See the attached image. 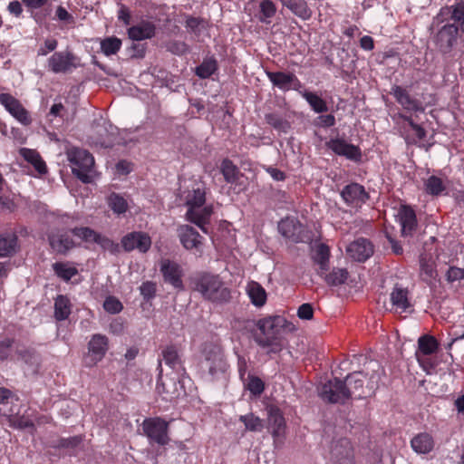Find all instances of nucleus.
<instances>
[{
    "label": "nucleus",
    "mask_w": 464,
    "mask_h": 464,
    "mask_svg": "<svg viewBox=\"0 0 464 464\" xmlns=\"http://www.w3.org/2000/svg\"><path fill=\"white\" fill-rule=\"evenodd\" d=\"M439 342L430 334H423L418 339V350L416 353L431 355L437 353Z\"/></svg>",
    "instance_id": "obj_36"
},
{
    "label": "nucleus",
    "mask_w": 464,
    "mask_h": 464,
    "mask_svg": "<svg viewBox=\"0 0 464 464\" xmlns=\"http://www.w3.org/2000/svg\"><path fill=\"white\" fill-rule=\"evenodd\" d=\"M435 441L431 434L420 432L411 440V447L417 454H428L434 449Z\"/></svg>",
    "instance_id": "obj_26"
},
{
    "label": "nucleus",
    "mask_w": 464,
    "mask_h": 464,
    "mask_svg": "<svg viewBox=\"0 0 464 464\" xmlns=\"http://www.w3.org/2000/svg\"><path fill=\"white\" fill-rule=\"evenodd\" d=\"M365 374L362 372H353L345 377V386L349 392V399H362L367 394L363 388Z\"/></svg>",
    "instance_id": "obj_24"
},
{
    "label": "nucleus",
    "mask_w": 464,
    "mask_h": 464,
    "mask_svg": "<svg viewBox=\"0 0 464 464\" xmlns=\"http://www.w3.org/2000/svg\"><path fill=\"white\" fill-rule=\"evenodd\" d=\"M329 255H330L329 247L326 245L321 244L317 247V249H316V256H317L318 261H319V263L321 265H323L324 263L328 261Z\"/></svg>",
    "instance_id": "obj_64"
},
{
    "label": "nucleus",
    "mask_w": 464,
    "mask_h": 464,
    "mask_svg": "<svg viewBox=\"0 0 464 464\" xmlns=\"http://www.w3.org/2000/svg\"><path fill=\"white\" fill-rule=\"evenodd\" d=\"M177 232L179 242L186 250L191 252L197 257L203 256L205 238L196 228L189 225H180Z\"/></svg>",
    "instance_id": "obj_8"
},
{
    "label": "nucleus",
    "mask_w": 464,
    "mask_h": 464,
    "mask_svg": "<svg viewBox=\"0 0 464 464\" xmlns=\"http://www.w3.org/2000/svg\"><path fill=\"white\" fill-rule=\"evenodd\" d=\"M10 426L15 429H33L34 430V423L32 420L21 415H12L9 418Z\"/></svg>",
    "instance_id": "obj_52"
},
{
    "label": "nucleus",
    "mask_w": 464,
    "mask_h": 464,
    "mask_svg": "<svg viewBox=\"0 0 464 464\" xmlns=\"http://www.w3.org/2000/svg\"><path fill=\"white\" fill-rule=\"evenodd\" d=\"M160 270L166 284L170 285L179 291L184 290L182 280L184 272L179 264L168 258L162 259Z\"/></svg>",
    "instance_id": "obj_13"
},
{
    "label": "nucleus",
    "mask_w": 464,
    "mask_h": 464,
    "mask_svg": "<svg viewBox=\"0 0 464 464\" xmlns=\"http://www.w3.org/2000/svg\"><path fill=\"white\" fill-rule=\"evenodd\" d=\"M283 6L289 9L295 15L302 20H309L312 17V10L305 0H279Z\"/></svg>",
    "instance_id": "obj_31"
},
{
    "label": "nucleus",
    "mask_w": 464,
    "mask_h": 464,
    "mask_svg": "<svg viewBox=\"0 0 464 464\" xmlns=\"http://www.w3.org/2000/svg\"><path fill=\"white\" fill-rule=\"evenodd\" d=\"M268 429L271 430L273 437L276 438L285 432V418L278 408H271L268 411Z\"/></svg>",
    "instance_id": "obj_32"
},
{
    "label": "nucleus",
    "mask_w": 464,
    "mask_h": 464,
    "mask_svg": "<svg viewBox=\"0 0 464 464\" xmlns=\"http://www.w3.org/2000/svg\"><path fill=\"white\" fill-rule=\"evenodd\" d=\"M390 93L405 111L424 112L425 108L421 102L416 98L411 97L405 88L400 85H393Z\"/></svg>",
    "instance_id": "obj_20"
},
{
    "label": "nucleus",
    "mask_w": 464,
    "mask_h": 464,
    "mask_svg": "<svg viewBox=\"0 0 464 464\" xmlns=\"http://www.w3.org/2000/svg\"><path fill=\"white\" fill-rule=\"evenodd\" d=\"M80 66V58L71 51L54 52L47 60V68L53 73H70Z\"/></svg>",
    "instance_id": "obj_9"
},
{
    "label": "nucleus",
    "mask_w": 464,
    "mask_h": 464,
    "mask_svg": "<svg viewBox=\"0 0 464 464\" xmlns=\"http://www.w3.org/2000/svg\"><path fill=\"white\" fill-rule=\"evenodd\" d=\"M266 74L275 87L283 92L289 91V84L293 81V72L266 71Z\"/></svg>",
    "instance_id": "obj_34"
},
{
    "label": "nucleus",
    "mask_w": 464,
    "mask_h": 464,
    "mask_svg": "<svg viewBox=\"0 0 464 464\" xmlns=\"http://www.w3.org/2000/svg\"><path fill=\"white\" fill-rule=\"evenodd\" d=\"M297 315L303 320H311L314 316V308L311 304L304 303L297 310Z\"/></svg>",
    "instance_id": "obj_61"
},
{
    "label": "nucleus",
    "mask_w": 464,
    "mask_h": 464,
    "mask_svg": "<svg viewBox=\"0 0 464 464\" xmlns=\"http://www.w3.org/2000/svg\"><path fill=\"white\" fill-rule=\"evenodd\" d=\"M246 387L254 396H259L265 390V382L259 377L249 375Z\"/></svg>",
    "instance_id": "obj_54"
},
{
    "label": "nucleus",
    "mask_w": 464,
    "mask_h": 464,
    "mask_svg": "<svg viewBox=\"0 0 464 464\" xmlns=\"http://www.w3.org/2000/svg\"><path fill=\"white\" fill-rule=\"evenodd\" d=\"M276 13V4L272 0H262L259 4V16L258 20L261 23L269 24L271 18Z\"/></svg>",
    "instance_id": "obj_47"
},
{
    "label": "nucleus",
    "mask_w": 464,
    "mask_h": 464,
    "mask_svg": "<svg viewBox=\"0 0 464 464\" xmlns=\"http://www.w3.org/2000/svg\"><path fill=\"white\" fill-rule=\"evenodd\" d=\"M446 281L450 284L454 282H461L464 280V267L460 268L455 266H450L445 275Z\"/></svg>",
    "instance_id": "obj_56"
},
{
    "label": "nucleus",
    "mask_w": 464,
    "mask_h": 464,
    "mask_svg": "<svg viewBox=\"0 0 464 464\" xmlns=\"http://www.w3.org/2000/svg\"><path fill=\"white\" fill-rule=\"evenodd\" d=\"M71 233L83 242L98 244L103 250L108 251L111 255L117 256L121 253V243H116L112 239L101 235L89 227H72Z\"/></svg>",
    "instance_id": "obj_7"
},
{
    "label": "nucleus",
    "mask_w": 464,
    "mask_h": 464,
    "mask_svg": "<svg viewBox=\"0 0 464 464\" xmlns=\"http://www.w3.org/2000/svg\"><path fill=\"white\" fill-rule=\"evenodd\" d=\"M190 287L198 293L201 297L217 304L230 302L231 289L226 286L222 277L218 274L210 271H198L189 277Z\"/></svg>",
    "instance_id": "obj_1"
},
{
    "label": "nucleus",
    "mask_w": 464,
    "mask_h": 464,
    "mask_svg": "<svg viewBox=\"0 0 464 464\" xmlns=\"http://www.w3.org/2000/svg\"><path fill=\"white\" fill-rule=\"evenodd\" d=\"M348 278V272L344 268H334L327 276L326 282L331 285H340Z\"/></svg>",
    "instance_id": "obj_51"
},
{
    "label": "nucleus",
    "mask_w": 464,
    "mask_h": 464,
    "mask_svg": "<svg viewBox=\"0 0 464 464\" xmlns=\"http://www.w3.org/2000/svg\"><path fill=\"white\" fill-rule=\"evenodd\" d=\"M239 420L243 422L246 429L250 431H261L264 427L263 420L253 413L241 415Z\"/></svg>",
    "instance_id": "obj_50"
},
{
    "label": "nucleus",
    "mask_w": 464,
    "mask_h": 464,
    "mask_svg": "<svg viewBox=\"0 0 464 464\" xmlns=\"http://www.w3.org/2000/svg\"><path fill=\"white\" fill-rule=\"evenodd\" d=\"M16 353L19 358L27 365L38 368L40 364L39 354L33 348L17 349Z\"/></svg>",
    "instance_id": "obj_48"
},
{
    "label": "nucleus",
    "mask_w": 464,
    "mask_h": 464,
    "mask_svg": "<svg viewBox=\"0 0 464 464\" xmlns=\"http://www.w3.org/2000/svg\"><path fill=\"white\" fill-rule=\"evenodd\" d=\"M0 103L19 122L25 126L31 124L29 112L14 96L6 92L0 93Z\"/></svg>",
    "instance_id": "obj_17"
},
{
    "label": "nucleus",
    "mask_w": 464,
    "mask_h": 464,
    "mask_svg": "<svg viewBox=\"0 0 464 464\" xmlns=\"http://www.w3.org/2000/svg\"><path fill=\"white\" fill-rule=\"evenodd\" d=\"M58 46V41L54 38H48L44 42V44L37 50L38 56H45L49 53L53 52Z\"/></svg>",
    "instance_id": "obj_60"
},
{
    "label": "nucleus",
    "mask_w": 464,
    "mask_h": 464,
    "mask_svg": "<svg viewBox=\"0 0 464 464\" xmlns=\"http://www.w3.org/2000/svg\"><path fill=\"white\" fill-rule=\"evenodd\" d=\"M83 440L82 435H76L69 438H61L57 441V445L54 447L57 449H75Z\"/></svg>",
    "instance_id": "obj_53"
},
{
    "label": "nucleus",
    "mask_w": 464,
    "mask_h": 464,
    "mask_svg": "<svg viewBox=\"0 0 464 464\" xmlns=\"http://www.w3.org/2000/svg\"><path fill=\"white\" fill-rule=\"evenodd\" d=\"M72 228L52 231L48 234V242L53 249L58 255L65 256L72 249L80 246L69 235Z\"/></svg>",
    "instance_id": "obj_14"
},
{
    "label": "nucleus",
    "mask_w": 464,
    "mask_h": 464,
    "mask_svg": "<svg viewBox=\"0 0 464 464\" xmlns=\"http://www.w3.org/2000/svg\"><path fill=\"white\" fill-rule=\"evenodd\" d=\"M246 292L251 300V303L255 306L261 307L266 304V292L259 283L255 281L248 283Z\"/></svg>",
    "instance_id": "obj_35"
},
{
    "label": "nucleus",
    "mask_w": 464,
    "mask_h": 464,
    "mask_svg": "<svg viewBox=\"0 0 464 464\" xmlns=\"http://www.w3.org/2000/svg\"><path fill=\"white\" fill-rule=\"evenodd\" d=\"M326 146L336 155L345 157L350 160L358 162L362 159L361 149L358 146L348 143L343 139H331L326 142Z\"/></svg>",
    "instance_id": "obj_19"
},
{
    "label": "nucleus",
    "mask_w": 464,
    "mask_h": 464,
    "mask_svg": "<svg viewBox=\"0 0 464 464\" xmlns=\"http://www.w3.org/2000/svg\"><path fill=\"white\" fill-rule=\"evenodd\" d=\"M206 202V189L204 187H198L188 191L186 197L188 209L200 208Z\"/></svg>",
    "instance_id": "obj_37"
},
{
    "label": "nucleus",
    "mask_w": 464,
    "mask_h": 464,
    "mask_svg": "<svg viewBox=\"0 0 464 464\" xmlns=\"http://www.w3.org/2000/svg\"><path fill=\"white\" fill-rule=\"evenodd\" d=\"M220 171L224 176L226 182L234 184L239 179V169L229 159H225L222 160L220 165Z\"/></svg>",
    "instance_id": "obj_46"
},
{
    "label": "nucleus",
    "mask_w": 464,
    "mask_h": 464,
    "mask_svg": "<svg viewBox=\"0 0 464 464\" xmlns=\"http://www.w3.org/2000/svg\"><path fill=\"white\" fill-rule=\"evenodd\" d=\"M87 350L83 362L86 367L91 368L105 357L109 350L108 337L102 334H93L87 344Z\"/></svg>",
    "instance_id": "obj_10"
},
{
    "label": "nucleus",
    "mask_w": 464,
    "mask_h": 464,
    "mask_svg": "<svg viewBox=\"0 0 464 464\" xmlns=\"http://www.w3.org/2000/svg\"><path fill=\"white\" fill-rule=\"evenodd\" d=\"M140 295L147 302L150 301L156 296L157 285L152 281H146L140 286Z\"/></svg>",
    "instance_id": "obj_55"
},
{
    "label": "nucleus",
    "mask_w": 464,
    "mask_h": 464,
    "mask_svg": "<svg viewBox=\"0 0 464 464\" xmlns=\"http://www.w3.org/2000/svg\"><path fill=\"white\" fill-rule=\"evenodd\" d=\"M398 117L405 122V124L400 126V133L407 144H417L418 141L426 137L427 131L425 129L416 123L411 116L399 113Z\"/></svg>",
    "instance_id": "obj_16"
},
{
    "label": "nucleus",
    "mask_w": 464,
    "mask_h": 464,
    "mask_svg": "<svg viewBox=\"0 0 464 464\" xmlns=\"http://www.w3.org/2000/svg\"><path fill=\"white\" fill-rule=\"evenodd\" d=\"M22 1H11L7 5V11L15 17H20L23 14Z\"/></svg>",
    "instance_id": "obj_63"
},
{
    "label": "nucleus",
    "mask_w": 464,
    "mask_h": 464,
    "mask_svg": "<svg viewBox=\"0 0 464 464\" xmlns=\"http://www.w3.org/2000/svg\"><path fill=\"white\" fill-rule=\"evenodd\" d=\"M71 314V302L65 295H59L54 301V317L57 321L66 320Z\"/></svg>",
    "instance_id": "obj_42"
},
{
    "label": "nucleus",
    "mask_w": 464,
    "mask_h": 464,
    "mask_svg": "<svg viewBox=\"0 0 464 464\" xmlns=\"http://www.w3.org/2000/svg\"><path fill=\"white\" fill-rule=\"evenodd\" d=\"M121 246L128 253L133 250L147 253L151 246V238L146 232L132 231L121 237Z\"/></svg>",
    "instance_id": "obj_15"
},
{
    "label": "nucleus",
    "mask_w": 464,
    "mask_h": 464,
    "mask_svg": "<svg viewBox=\"0 0 464 464\" xmlns=\"http://www.w3.org/2000/svg\"><path fill=\"white\" fill-rule=\"evenodd\" d=\"M218 71V63L214 55L206 56L194 72L200 79H208Z\"/></svg>",
    "instance_id": "obj_33"
},
{
    "label": "nucleus",
    "mask_w": 464,
    "mask_h": 464,
    "mask_svg": "<svg viewBox=\"0 0 464 464\" xmlns=\"http://www.w3.org/2000/svg\"><path fill=\"white\" fill-rule=\"evenodd\" d=\"M103 308L110 314H118L122 310L123 305L115 296H108L103 303Z\"/></svg>",
    "instance_id": "obj_58"
},
{
    "label": "nucleus",
    "mask_w": 464,
    "mask_h": 464,
    "mask_svg": "<svg viewBox=\"0 0 464 464\" xmlns=\"http://www.w3.org/2000/svg\"><path fill=\"white\" fill-rule=\"evenodd\" d=\"M156 34V26L153 23L142 20L136 25L128 28L129 38L133 41L151 39Z\"/></svg>",
    "instance_id": "obj_25"
},
{
    "label": "nucleus",
    "mask_w": 464,
    "mask_h": 464,
    "mask_svg": "<svg viewBox=\"0 0 464 464\" xmlns=\"http://www.w3.org/2000/svg\"><path fill=\"white\" fill-rule=\"evenodd\" d=\"M213 214V206L207 205L200 208L188 209L186 213V218L198 226L202 232L208 233L207 225L209 223L210 218Z\"/></svg>",
    "instance_id": "obj_23"
},
{
    "label": "nucleus",
    "mask_w": 464,
    "mask_h": 464,
    "mask_svg": "<svg viewBox=\"0 0 464 464\" xmlns=\"http://www.w3.org/2000/svg\"><path fill=\"white\" fill-rule=\"evenodd\" d=\"M431 42L439 53L443 56L451 55L464 44V34L453 24L446 22L437 23Z\"/></svg>",
    "instance_id": "obj_3"
},
{
    "label": "nucleus",
    "mask_w": 464,
    "mask_h": 464,
    "mask_svg": "<svg viewBox=\"0 0 464 464\" xmlns=\"http://www.w3.org/2000/svg\"><path fill=\"white\" fill-rule=\"evenodd\" d=\"M402 236H411L417 227L416 213L411 206L401 205L396 216Z\"/></svg>",
    "instance_id": "obj_22"
},
{
    "label": "nucleus",
    "mask_w": 464,
    "mask_h": 464,
    "mask_svg": "<svg viewBox=\"0 0 464 464\" xmlns=\"http://www.w3.org/2000/svg\"><path fill=\"white\" fill-rule=\"evenodd\" d=\"M121 44L120 38L115 36L107 37L101 42V50L106 56H111L121 50Z\"/></svg>",
    "instance_id": "obj_49"
},
{
    "label": "nucleus",
    "mask_w": 464,
    "mask_h": 464,
    "mask_svg": "<svg viewBox=\"0 0 464 464\" xmlns=\"http://www.w3.org/2000/svg\"><path fill=\"white\" fill-rule=\"evenodd\" d=\"M390 300L392 308L396 311L406 312L407 309L411 306L409 300L408 289L401 287L398 285L393 287L390 295Z\"/></svg>",
    "instance_id": "obj_27"
},
{
    "label": "nucleus",
    "mask_w": 464,
    "mask_h": 464,
    "mask_svg": "<svg viewBox=\"0 0 464 464\" xmlns=\"http://www.w3.org/2000/svg\"><path fill=\"white\" fill-rule=\"evenodd\" d=\"M349 257L357 262H365L374 253V246L365 237H359L351 242L346 247Z\"/></svg>",
    "instance_id": "obj_18"
},
{
    "label": "nucleus",
    "mask_w": 464,
    "mask_h": 464,
    "mask_svg": "<svg viewBox=\"0 0 464 464\" xmlns=\"http://www.w3.org/2000/svg\"><path fill=\"white\" fill-rule=\"evenodd\" d=\"M278 231L280 234L295 243L303 242L304 227L301 222L295 218H285L278 223Z\"/></svg>",
    "instance_id": "obj_21"
},
{
    "label": "nucleus",
    "mask_w": 464,
    "mask_h": 464,
    "mask_svg": "<svg viewBox=\"0 0 464 464\" xmlns=\"http://www.w3.org/2000/svg\"><path fill=\"white\" fill-rule=\"evenodd\" d=\"M14 343L13 338H5L0 341V361L5 362L9 359Z\"/></svg>",
    "instance_id": "obj_59"
},
{
    "label": "nucleus",
    "mask_w": 464,
    "mask_h": 464,
    "mask_svg": "<svg viewBox=\"0 0 464 464\" xmlns=\"http://www.w3.org/2000/svg\"><path fill=\"white\" fill-rule=\"evenodd\" d=\"M335 117L333 114L320 115L315 120V125L323 128L334 126Z\"/></svg>",
    "instance_id": "obj_62"
},
{
    "label": "nucleus",
    "mask_w": 464,
    "mask_h": 464,
    "mask_svg": "<svg viewBox=\"0 0 464 464\" xmlns=\"http://www.w3.org/2000/svg\"><path fill=\"white\" fill-rule=\"evenodd\" d=\"M143 435L150 443L166 446L170 441L169 436V423L161 417L145 418L141 423Z\"/></svg>",
    "instance_id": "obj_6"
},
{
    "label": "nucleus",
    "mask_w": 464,
    "mask_h": 464,
    "mask_svg": "<svg viewBox=\"0 0 464 464\" xmlns=\"http://www.w3.org/2000/svg\"><path fill=\"white\" fill-rule=\"evenodd\" d=\"M19 249L18 237L14 233L0 235V257H11Z\"/></svg>",
    "instance_id": "obj_29"
},
{
    "label": "nucleus",
    "mask_w": 464,
    "mask_h": 464,
    "mask_svg": "<svg viewBox=\"0 0 464 464\" xmlns=\"http://www.w3.org/2000/svg\"><path fill=\"white\" fill-rule=\"evenodd\" d=\"M107 204L110 209L117 216L125 214L129 209L127 199L116 192H111L107 197Z\"/></svg>",
    "instance_id": "obj_39"
},
{
    "label": "nucleus",
    "mask_w": 464,
    "mask_h": 464,
    "mask_svg": "<svg viewBox=\"0 0 464 464\" xmlns=\"http://www.w3.org/2000/svg\"><path fill=\"white\" fill-rule=\"evenodd\" d=\"M167 50L175 55H184L188 52V45L182 41H170L167 44Z\"/></svg>",
    "instance_id": "obj_57"
},
{
    "label": "nucleus",
    "mask_w": 464,
    "mask_h": 464,
    "mask_svg": "<svg viewBox=\"0 0 464 464\" xmlns=\"http://www.w3.org/2000/svg\"><path fill=\"white\" fill-rule=\"evenodd\" d=\"M72 174L82 183L92 181L94 158L86 150L72 148L67 153Z\"/></svg>",
    "instance_id": "obj_5"
},
{
    "label": "nucleus",
    "mask_w": 464,
    "mask_h": 464,
    "mask_svg": "<svg viewBox=\"0 0 464 464\" xmlns=\"http://www.w3.org/2000/svg\"><path fill=\"white\" fill-rule=\"evenodd\" d=\"M266 122L276 130L287 133L291 129L290 122L277 112H270L265 115Z\"/></svg>",
    "instance_id": "obj_44"
},
{
    "label": "nucleus",
    "mask_w": 464,
    "mask_h": 464,
    "mask_svg": "<svg viewBox=\"0 0 464 464\" xmlns=\"http://www.w3.org/2000/svg\"><path fill=\"white\" fill-rule=\"evenodd\" d=\"M332 454L337 461L352 459L353 451L351 442L347 439H341L333 448Z\"/></svg>",
    "instance_id": "obj_43"
},
{
    "label": "nucleus",
    "mask_w": 464,
    "mask_h": 464,
    "mask_svg": "<svg viewBox=\"0 0 464 464\" xmlns=\"http://www.w3.org/2000/svg\"><path fill=\"white\" fill-rule=\"evenodd\" d=\"M52 268L57 277L69 282L73 276L78 275V269L71 266L69 262H55L52 265Z\"/></svg>",
    "instance_id": "obj_40"
},
{
    "label": "nucleus",
    "mask_w": 464,
    "mask_h": 464,
    "mask_svg": "<svg viewBox=\"0 0 464 464\" xmlns=\"http://www.w3.org/2000/svg\"><path fill=\"white\" fill-rule=\"evenodd\" d=\"M202 356L200 370L209 376V380H214L227 371V363L220 345L213 343H205Z\"/></svg>",
    "instance_id": "obj_4"
},
{
    "label": "nucleus",
    "mask_w": 464,
    "mask_h": 464,
    "mask_svg": "<svg viewBox=\"0 0 464 464\" xmlns=\"http://www.w3.org/2000/svg\"><path fill=\"white\" fill-rule=\"evenodd\" d=\"M161 356L165 363L171 369L178 371L181 368L182 371L185 372V369L182 367V361L178 344L170 343L166 345L161 351Z\"/></svg>",
    "instance_id": "obj_30"
},
{
    "label": "nucleus",
    "mask_w": 464,
    "mask_h": 464,
    "mask_svg": "<svg viewBox=\"0 0 464 464\" xmlns=\"http://www.w3.org/2000/svg\"><path fill=\"white\" fill-rule=\"evenodd\" d=\"M19 154L25 161L34 167L39 175H44L47 173L46 163L37 150L22 148L19 150Z\"/></svg>",
    "instance_id": "obj_28"
},
{
    "label": "nucleus",
    "mask_w": 464,
    "mask_h": 464,
    "mask_svg": "<svg viewBox=\"0 0 464 464\" xmlns=\"http://www.w3.org/2000/svg\"><path fill=\"white\" fill-rule=\"evenodd\" d=\"M259 333L255 335V342L262 348H270L269 353L281 350L279 335L284 330H292L293 324L284 316L272 315L259 319L256 324Z\"/></svg>",
    "instance_id": "obj_2"
},
{
    "label": "nucleus",
    "mask_w": 464,
    "mask_h": 464,
    "mask_svg": "<svg viewBox=\"0 0 464 464\" xmlns=\"http://www.w3.org/2000/svg\"><path fill=\"white\" fill-rule=\"evenodd\" d=\"M320 397L330 403H344L349 400V392L345 382L334 378L324 383L319 390Z\"/></svg>",
    "instance_id": "obj_11"
},
{
    "label": "nucleus",
    "mask_w": 464,
    "mask_h": 464,
    "mask_svg": "<svg viewBox=\"0 0 464 464\" xmlns=\"http://www.w3.org/2000/svg\"><path fill=\"white\" fill-rule=\"evenodd\" d=\"M300 94L307 102L314 112L324 113L328 111L326 102L315 92L304 90V92H300Z\"/></svg>",
    "instance_id": "obj_38"
},
{
    "label": "nucleus",
    "mask_w": 464,
    "mask_h": 464,
    "mask_svg": "<svg viewBox=\"0 0 464 464\" xmlns=\"http://www.w3.org/2000/svg\"><path fill=\"white\" fill-rule=\"evenodd\" d=\"M420 277L427 284H430L438 276L435 263L425 256L420 259Z\"/></svg>",
    "instance_id": "obj_45"
},
{
    "label": "nucleus",
    "mask_w": 464,
    "mask_h": 464,
    "mask_svg": "<svg viewBox=\"0 0 464 464\" xmlns=\"http://www.w3.org/2000/svg\"><path fill=\"white\" fill-rule=\"evenodd\" d=\"M340 195L348 207L356 209L361 208L370 198V195L364 187L357 182L345 185Z\"/></svg>",
    "instance_id": "obj_12"
},
{
    "label": "nucleus",
    "mask_w": 464,
    "mask_h": 464,
    "mask_svg": "<svg viewBox=\"0 0 464 464\" xmlns=\"http://www.w3.org/2000/svg\"><path fill=\"white\" fill-rule=\"evenodd\" d=\"M424 189L427 194L432 197H439L443 193L447 194V187L443 180L435 175L429 177L424 181Z\"/></svg>",
    "instance_id": "obj_41"
}]
</instances>
